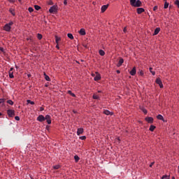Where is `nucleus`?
I'll use <instances>...</instances> for the list:
<instances>
[{
    "instance_id": "nucleus-1",
    "label": "nucleus",
    "mask_w": 179,
    "mask_h": 179,
    "mask_svg": "<svg viewBox=\"0 0 179 179\" xmlns=\"http://www.w3.org/2000/svg\"><path fill=\"white\" fill-rule=\"evenodd\" d=\"M130 5L134 8H139L142 6V1L141 0H130Z\"/></svg>"
},
{
    "instance_id": "nucleus-2",
    "label": "nucleus",
    "mask_w": 179,
    "mask_h": 179,
    "mask_svg": "<svg viewBox=\"0 0 179 179\" xmlns=\"http://www.w3.org/2000/svg\"><path fill=\"white\" fill-rule=\"evenodd\" d=\"M13 25V22L10 21L8 24H6L3 27V29L6 31H10V29H12L11 26Z\"/></svg>"
},
{
    "instance_id": "nucleus-3",
    "label": "nucleus",
    "mask_w": 179,
    "mask_h": 179,
    "mask_svg": "<svg viewBox=\"0 0 179 179\" xmlns=\"http://www.w3.org/2000/svg\"><path fill=\"white\" fill-rule=\"evenodd\" d=\"M50 13H57L58 12V6H52L49 9Z\"/></svg>"
},
{
    "instance_id": "nucleus-4",
    "label": "nucleus",
    "mask_w": 179,
    "mask_h": 179,
    "mask_svg": "<svg viewBox=\"0 0 179 179\" xmlns=\"http://www.w3.org/2000/svg\"><path fill=\"white\" fill-rule=\"evenodd\" d=\"M7 114L8 117H15V111L12 109H8L7 110Z\"/></svg>"
},
{
    "instance_id": "nucleus-5",
    "label": "nucleus",
    "mask_w": 179,
    "mask_h": 179,
    "mask_svg": "<svg viewBox=\"0 0 179 179\" xmlns=\"http://www.w3.org/2000/svg\"><path fill=\"white\" fill-rule=\"evenodd\" d=\"M155 82H156L157 85H159V86L161 89H163V87H164L163 83L162 82V80L159 78H157Z\"/></svg>"
},
{
    "instance_id": "nucleus-6",
    "label": "nucleus",
    "mask_w": 179,
    "mask_h": 179,
    "mask_svg": "<svg viewBox=\"0 0 179 179\" xmlns=\"http://www.w3.org/2000/svg\"><path fill=\"white\" fill-rule=\"evenodd\" d=\"M107 9H108V4L102 6L101 7V13H104V12H106V10H107Z\"/></svg>"
},
{
    "instance_id": "nucleus-7",
    "label": "nucleus",
    "mask_w": 179,
    "mask_h": 179,
    "mask_svg": "<svg viewBox=\"0 0 179 179\" xmlns=\"http://www.w3.org/2000/svg\"><path fill=\"white\" fill-rule=\"evenodd\" d=\"M37 120L39 121V122H43V121H45V117L43 115H40L37 117Z\"/></svg>"
},
{
    "instance_id": "nucleus-8",
    "label": "nucleus",
    "mask_w": 179,
    "mask_h": 179,
    "mask_svg": "<svg viewBox=\"0 0 179 179\" xmlns=\"http://www.w3.org/2000/svg\"><path fill=\"white\" fill-rule=\"evenodd\" d=\"M145 120L148 122V124H153V117H145Z\"/></svg>"
},
{
    "instance_id": "nucleus-9",
    "label": "nucleus",
    "mask_w": 179,
    "mask_h": 179,
    "mask_svg": "<svg viewBox=\"0 0 179 179\" xmlns=\"http://www.w3.org/2000/svg\"><path fill=\"white\" fill-rule=\"evenodd\" d=\"M130 75H131V76H135V75H136V67H134L131 71H130Z\"/></svg>"
},
{
    "instance_id": "nucleus-10",
    "label": "nucleus",
    "mask_w": 179,
    "mask_h": 179,
    "mask_svg": "<svg viewBox=\"0 0 179 179\" xmlns=\"http://www.w3.org/2000/svg\"><path fill=\"white\" fill-rule=\"evenodd\" d=\"M79 34H80V36H86V30H85L83 28H81L79 31Z\"/></svg>"
},
{
    "instance_id": "nucleus-11",
    "label": "nucleus",
    "mask_w": 179,
    "mask_h": 179,
    "mask_svg": "<svg viewBox=\"0 0 179 179\" xmlns=\"http://www.w3.org/2000/svg\"><path fill=\"white\" fill-rule=\"evenodd\" d=\"M96 76L94 77V80L97 81V80H100V79H101V76H100V73L96 72Z\"/></svg>"
},
{
    "instance_id": "nucleus-12",
    "label": "nucleus",
    "mask_w": 179,
    "mask_h": 179,
    "mask_svg": "<svg viewBox=\"0 0 179 179\" xmlns=\"http://www.w3.org/2000/svg\"><path fill=\"white\" fill-rule=\"evenodd\" d=\"M143 12H145V8H137L138 15H141V13H143Z\"/></svg>"
},
{
    "instance_id": "nucleus-13",
    "label": "nucleus",
    "mask_w": 179,
    "mask_h": 179,
    "mask_svg": "<svg viewBox=\"0 0 179 179\" xmlns=\"http://www.w3.org/2000/svg\"><path fill=\"white\" fill-rule=\"evenodd\" d=\"M103 114H105L106 115H113L114 113L110 112V111L108 110H105L103 111Z\"/></svg>"
},
{
    "instance_id": "nucleus-14",
    "label": "nucleus",
    "mask_w": 179,
    "mask_h": 179,
    "mask_svg": "<svg viewBox=\"0 0 179 179\" xmlns=\"http://www.w3.org/2000/svg\"><path fill=\"white\" fill-rule=\"evenodd\" d=\"M83 128H78L77 129V135L79 136L80 135H82L83 134Z\"/></svg>"
},
{
    "instance_id": "nucleus-15",
    "label": "nucleus",
    "mask_w": 179,
    "mask_h": 179,
    "mask_svg": "<svg viewBox=\"0 0 179 179\" xmlns=\"http://www.w3.org/2000/svg\"><path fill=\"white\" fill-rule=\"evenodd\" d=\"M45 120H46L48 124H51V116L47 115L45 116Z\"/></svg>"
},
{
    "instance_id": "nucleus-16",
    "label": "nucleus",
    "mask_w": 179,
    "mask_h": 179,
    "mask_svg": "<svg viewBox=\"0 0 179 179\" xmlns=\"http://www.w3.org/2000/svg\"><path fill=\"white\" fill-rule=\"evenodd\" d=\"M160 33V28L159 27H157L154 31V34H152V36H157V34Z\"/></svg>"
},
{
    "instance_id": "nucleus-17",
    "label": "nucleus",
    "mask_w": 179,
    "mask_h": 179,
    "mask_svg": "<svg viewBox=\"0 0 179 179\" xmlns=\"http://www.w3.org/2000/svg\"><path fill=\"white\" fill-rule=\"evenodd\" d=\"M99 55L101 56V57H104V55H106V52H104V50H99Z\"/></svg>"
},
{
    "instance_id": "nucleus-18",
    "label": "nucleus",
    "mask_w": 179,
    "mask_h": 179,
    "mask_svg": "<svg viewBox=\"0 0 179 179\" xmlns=\"http://www.w3.org/2000/svg\"><path fill=\"white\" fill-rule=\"evenodd\" d=\"M123 64H124V59H120L117 64V66H121V65H122Z\"/></svg>"
},
{
    "instance_id": "nucleus-19",
    "label": "nucleus",
    "mask_w": 179,
    "mask_h": 179,
    "mask_svg": "<svg viewBox=\"0 0 179 179\" xmlns=\"http://www.w3.org/2000/svg\"><path fill=\"white\" fill-rule=\"evenodd\" d=\"M157 120H160L161 121H164V117H163V115H158L157 116Z\"/></svg>"
},
{
    "instance_id": "nucleus-20",
    "label": "nucleus",
    "mask_w": 179,
    "mask_h": 179,
    "mask_svg": "<svg viewBox=\"0 0 179 179\" xmlns=\"http://www.w3.org/2000/svg\"><path fill=\"white\" fill-rule=\"evenodd\" d=\"M74 160H75L76 163H78V162H79V160H80V158L79 157V156L75 155Z\"/></svg>"
},
{
    "instance_id": "nucleus-21",
    "label": "nucleus",
    "mask_w": 179,
    "mask_h": 179,
    "mask_svg": "<svg viewBox=\"0 0 179 179\" xmlns=\"http://www.w3.org/2000/svg\"><path fill=\"white\" fill-rule=\"evenodd\" d=\"M53 169H54V170H58V169H61V165H59V164L55 165V166H53Z\"/></svg>"
},
{
    "instance_id": "nucleus-22",
    "label": "nucleus",
    "mask_w": 179,
    "mask_h": 179,
    "mask_svg": "<svg viewBox=\"0 0 179 179\" xmlns=\"http://www.w3.org/2000/svg\"><path fill=\"white\" fill-rule=\"evenodd\" d=\"M9 12L10 13H11V15H13V16H15V9L13 8H10L9 9Z\"/></svg>"
},
{
    "instance_id": "nucleus-23",
    "label": "nucleus",
    "mask_w": 179,
    "mask_h": 179,
    "mask_svg": "<svg viewBox=\"0 0 179 179\" xmlns=\"http://www.w3.org/2000/svg\"><path fill=\"white\" fill-rule=\"evenodd\" d=\"M149 70H150V72H151V73H152V75L153 76H155V75H156V72H155V71H152V70H153V68L150 67V68H149Z\"/></svg>"
},
{
    "instance_id": "nucleus-24",
    "label": "nucleus",
    "mask_w": 179,
    "mask_h": 179,
    "mask_svg": "<svg viewBox=\"0 0 179 179\" xmlns=\"http://www.w3.org/2000/svg\"><path fill=\"white\" fill-rule=\"evenodd\" d=\"M155 129H156V127H155V126L151 125V126L150 127V131L151 132H153V131H155Z\"/></svg>"
},
{
    "instance_id": "nucleus-25",
    "label": "nucleus",
    "mask_w": 179,
    "mask_h": 179,
    "mask_svg": "<svg viewBox=\"0 0 179 179\" xmlns=\"http://www.w3.org/2000/svg\"><path fill=\"white\" fill-rule=\"evenodd\" d=\"M9 78H10V79H13L14 76H13V71H9Z\"/></svg>"
},
{
    "instance_id": "nucleus-26",
    "label": "nucleus",
    "mask_w": 179,
    "mask_h": 179,
    "mask_svg": "<svg viewBox=\"0 0 179 179\" xmlns=\"http://www.w3.org/2000/svg\"><path fill=\"white\" fill-rule=\"evenodd\" d=\"M55 41H56V43L58 44V43H59V41H61V38H59L58 36H55Z\"/></svg>"
},
{
    "instance_id": "nucleus-27",
    "label": "nucleus",
    "mask_w": 179,
    "mask_h": 179,
    "mask_svg": "<svg viewBox=\"0 0 179 179\" xmlns=\"http://www.w3.org/2000/svg\"><path fill=\"white\" fill-rule=\"evenodd\" d=\"M67 37H69L70 40H73V35H72V34H68Z\"/></svg>"
},
{
    "instance_id": "nucleus-28",
    "label": "nucleus",
    "mask_w": 179,
    "mask_h": 179,
    "mask_svg": "<svg viewBox=\"0 0 179 179\" xmlns=\"http://www.w3.org/2000/svg\"><path fill=\"white\" fill-rule=\"evenodd\" d=\"M138 75H140V76H143L144 73H143V71L139 69L138 70Z\"/></svg>"
},
{
    "instance_id": "nucleus-29",
    "label": "nucleus",
    "mask_w": 179,
    "mask_h": 179,
    "mask_svg": "<svg viewBox=\"0 0 179 179\" xmlns=\"http://www.w3.org/2000/svg\"><path fill=\"white\" fill-rule=\"evenodd\" d=\"M169 3H167V1H165L164 6V9H167V8H169Z\"/></svg>"
},
{
    "instance_id": "nucleus-30",
    "label": "nucleus",
    "mask_w": 179,
    "mask_h": 179,
    "mask_svg": "<svg viewBox=\"0 0 179 179\" xmlns=\"http://www.w3.org/2000/svg\"><path fill=\"white\" fill-rule=\"evenodd\" d=\"M68 93H69V94H70L71 96H72V97H75V94H73V92H72V91H71V90H69L68 91Z\"/></svg>"
},
{
    "instance_id": "nucleus-31",
    "label": "nucleus",
    "mask_w": 179,
    "mask_h": 179,
    "mask_svg": "<svg viewBox=\"0 0 179 179\" xmlns=\"http://www.w3.org/2000/svg\"><path fill=\"white\" fill-rule=\"evenodd\" d=\"M34 8L36 9V10H40V9H41V7H40L39 6L35 5Z\"/></svg>"
},
{
    "instance_id": "nucleus-32",
    "label": "nucleus",
    "mask_w": 179,
    "mask_h": 179,
    "mask_svg": "<svg viewBox=\"0 0 179 179\" xmlns=\"http://www.w3.org/2000/svg\"><path fill=\"white\" fill-rule=\"evenodd\" d=\"M174 4L177 6V7L179 9V0H176L174 2Z\"/></svg>"
},
{
    "instance_id": "nucleus-33",
    "label": "nucleus",
    "mask_w": 179,
    "mask_h": 179,
    "mask_svg": "<svg viewBox=\"0 0 179 179\" xmlns=\"http://www.w3.org/2000/svg\"><path fill=\"white\" fill-rule=\"evenodd\" d=\"M28 10H29V12L30 13H31V12H34V9L33 8H31V7H29V8H28Z\"/></svg>"
},
{
    "instance_id": "nucleus-34",
    "label": "nucleus",
    "mask_w": 179,
    "mask_h": 179,
    "mask_svg": "<svg viewBox=\"0 0 179 179\" xmlns=\"http://www.w3.org/2000/svg\"><path fill=\"white\" fill-rule=\"evenodd\" d=\"M37 37H38V40H41L43 38V35L38 34Z\"/></svg>"
},
{
    "instance_id": "nucleus-35",
    "label": "nucleus",
    "mask_w": 179,
    "mask_h": 179,
    "mask_svg": "<svg viewBox=\"0 0 179 179\" xmlns=\"http://www.w3.org/2000/svg\"><path fill=\"white\" fill-rule=\"evenodd\" d=\"M8 104H10V106H13V102L12 100L7 101Z\"/></svg>"
},
{
    "instance_id": "nucleus-36",
    "label": "nucleus",
    "mask_w": 179,
    "mask_h": 179,
    "mask_svg": "<svg viewBox=\"0 0 179 179\" xmlns=\"http://www.w3.org/2000/svg\"><path fill=\"white\" fill-rule=\"evenodd\" d=\"M80 139L81 141H85V139H86V136H80Z\"/></svg>"
},
{
    "instance_id": "nucleus-37",
    "label": "nucleus",
    "mask_w": 179,
    "mask_h": 179,
    "mask_svg": "<svg viewBox=\"0 0 179 179\" xmlns=\"http://www.w3.org/2000/svg\"><path fill=\"white\" fill-rule=\"evenodd\" d=\"M27 101L28 104H31V105L34 104V101H33L27 100Z\"/></svg>"
},
{
    "instance_id": "nucleus-38",
    "label": "nucleus",
    "mask_w": 179,
    "mask_h": 179,
    "mask_svg": "<svg viewBox=\"0 0 179 179\" xmlns=\"http://www.w3.org/2000/svg\"><path fill=\"white\" fill-rule=\"evenodd\" d=\"M92 98L94 99V100H97V99H99V96H97L96 94H94Z\"/></svg>"
},
{
    "instance_id": "nucleus-39",
    "label": "nucleus",
    "mask_w": 179,
    "mask_h": 179,
    "mask_svg": "<svg viewBox=\"0 0 179 179\" xmlns=\"http://www.w3.org/2000/svg\"><path fill=\"white\" fill-rule=\"evenodd\" d=\"M45 80H48V82H50V80H51V79L50 78V77L47 75H45Z\"/></svg>"
},
{
    "instance_id": "nucleus-40",
    "label": "nucleus",
    "mask_w": 179,
    "mask_h": 179,
    "mask_svg": "<svg viewBox=\"0 0 179 179\" xmlns=\"http://www.w3.org/2000/svg\"><path fill=\"white\" fill-rule=\"evenodd\" d=\"M162 179H170V178H169V176H167V175H164L162 177Z\"/></svg>"
},
{
    "instance_id": "nucleus-41",
    "label": "nucleus",
    "mask_w": 179,
    "mask_h": 179,
    "mask_svg": "<svg viewBox=\"0 0 179 179\" xmlns=\"http://www.w3.org/2000/svg\"><path fill=\"white\" fill-rule=\"evenodd\" d=\"M142 111L144 113V114H148V110L146 109L142 108Z\"/></svg>"
},
{
    "instance_id": "nucleus-42",
    "label": "nucleus",
    "mask_w": 179,
    "mask_h": 179,
    "mask_svg": "<svg viewBox=\"0 0 179 179\" xmlns=\"http://www.w3.org/2000/svg\"><path fill=\"white\" fill-rule=\"evenodd\" d=\"M15 120H16V121H20V117H19V116H15Z\"/></svg>"
},
{
    "instance_id": "nucleus-43",
    "label": "nucleus",
    "mask_w": 179,
    "mask_h": 179,
    "mask_svg": "<svg viewBox=\"0 0 179 179\" xmlns=\"http://www.w3.org/2000/svg\"><path fill=\"white\" fill-rule=\"evenodd\" d=\"M5 102V99H0V104H2V103Z\"/></svg>"
},
{
    "instance_id": "nucleus-44",
    "label": "nucleus",
    "mask_w": 179,
    "mask_h": 179,
    "mask_svg": "<svg viewBox=\"0 0 179 179\" xmlns=\"http://www.w3.org/2000/svg\"><path fill=\"white\" fill-rule=\"evenodd\" d=\"M64 5H68V0H64Z\"/></svg>"
},
{
    "instance_id": "nucleus-45",
    "label": "nucleus",
    "mask_w": 179,
    "mask_h": 179,
    "mask_svg": "<svg viewBox=\"0 0 179 179\" xmlns=\"http://www.w3.org/2000/svg\"><path fill=\"white\" fill-rule=\"evenodd\" d=\"M153 10H157V6H154Z\"/></svg>"
},
{
    "instance_id": "nucleus-46",
    "label": "nucleus",
    "mask_w": 179,
    "mask_h": 179,
    "mask_svg": "<svg viewBox=\"0 0 179 179\" xmlns=\"http://www.w3.org/2000/svg\"><path fill=\"white\" fill-rule=\"evenodd\" d=\"M46 129H47L48 131H50V126H49V125H47V126H46Z\"/></svg>"
},
{
    "instance_id": "nucleus-47",
    "label": "nucleus",
    "mask_w": 179,
    "mask_h": 179,
    "mask_svg": "<svg viewBox=\"0 0 179 179\" xmlns=\"http://www.w3.org/2000/svg\"><path fill=\"white\" fill-rule=\"evenodd\" d=\"M124 33H127V27H124L123 29Z\"/></svg>"
},
{
    "instance_id": "nucleus-48",
    "label": "nucleus",
    "mask_w": 179,
    "mask_h": 179,
    "mask_svg": "<svg viewBox=\"0 0 179 179\" xmlns=\"http://www.w3.org/2000/svg\"><path fill=\"white\" fill-rule=\"evenodd\" d=\"M153 164H155V162H152V163L150 164V167H152V166H153Z\"/></svg>"
},
{
    "instance_id": "nucleus-49",
    "label": "nucleus",
    "mask_w": 179,
    "mask_h": 179,
    "mask_svg": "<svg viewBox=\"0 0 179 179\" xmlns=\"http://www.w3.org/2000/svg\"><path fill=\"white\" fill-rule=\"evenodd\" d=\"M0 51H1V52H3L4 51L3 48H0Z\"/></svg>"
},
{
    "instance_id": "nucleus-50",
    "label": "nucleus",
    "mask_w": 179,
    "mask_h": 179,
    "mask_svg": "<svg viewBox=\"0 0 179 179\" xmlns=\"http://www.w3.org/2000/svg\"><path fill=\"white\" fill-rule=\"evenodd\" d=\"M40 111H44V108L41 107V108H40Z\"/></svg>"
},
{
    "instance_id": "nucleus-51",
    "label": "nucleus",
    "mask_w": 179,
    "mask_h": 179,
    "mask_svg": "<svg viewBox=\"0 0 179 179\" xmlns=\"http://www.w3.org/2000/svg\"><path fill=\"white\" fill-rule=\"evenodd\" d=\"M56 48H57V50H59V46L58 45V43H57V45H56Z\"/></svg>"
},
{
    "instance_id": "nucleus-52",
    "label": "nucleus",
    "mask_w": 179,
    "mask_h": 179,
    "mask_svg": "<svg viewBox=\"0 0 179 179\" xmlns=\"http://www.w3.org/2000/svg\"><path fill=\"white\" fill-rule=\"evenodd\" d=\"M9 2H11V3H14L15 2V1H13V0H9Z\"/></svg>"
},
{
    "instance_id": "nucleus-53",
    "label": "nucleus",
    "mask_w": 179,
    "mask_h": 179,
    "mask_svg": "<svg viewBox=\"0 0 179 179\" xmlns=\"http://www.w3.org/2000/svg\"><path fill=\"white\" fill-rule=\"evenodd\" d=\"M10 72H13V68H11V69H10Z\"/></svg>"
},
{
    "instance_id": "nucleus-54",
    "label": "nucleus",
    "mask_w": 179,
    "mask_h": 179,
    "mask_svg": "<svg viewBox=\"0 0 179 179\" xmlns=\"http://www.w3.org/2000/svg\"><path fill=\"white\" fill-rule=\"evenodd\" d=\"M116 72H117V73H121V71H120V70L116 71Z\"/></svg>"
},
{
    "instance_id": "nucleus-55",
    "label": "nucleus",
    "mask_w": 179,
    "mask_h": 179,
    "mask_svg": "<svg viewBox=\"0 0 179 179\" xmlns=\"http://www.w3.org/2000/svg\"><path fill=\"white\" fill-rule=\"evenodd\" d=\"M49 5H52V1H50V2L49 3Z\"/></svg>"
},
{
    "instance_id": "nucleus-56",
    "label": "nucleus",
    "mask_w": 179,
    "mask_h": 179,
    "mask_svg": "<svg viewBox=\"0 0 179 179\" xmlns=\"http://www.w3.org/2000/svg\"><path fill=\"white\" fill-rule=\"evenodd\" d=\"M73 112L74 113V114H76V112L75 110H73Z\"/></svg>"
},
{
    "instance_id": "nucleus-57",
    "label": "nucleus",
    "mask_w": 179,
    "mask_h": 179,
    "mask_svg": "<svg viewBox=\"0 0 179 179\" xmlns=\"http://www.w3.org/2000/svg\"><path fill=\"white\" fill-rule=\"evenodd\" d=\"M43 75H44V76H45V72H43Z\"/></svg>"
},
{
    "instance_id": "nucleus-58",
    "label": "nucleus",
    "mask_w": 179,
    "mask_h": 179,
    "mask_svg": "<svg viewBox=\"0 0 179 179\" xmlns=\"http://www.w3.org/2000/svg\"><path fill=\"white\" fill-rule=\"evenodd\" d=\"M98 93H101V91H98Z\"/></svg>"
},
{
    "instance_id": "nucleus-59",
    "label": "nucleus",
    "mask_w": 179,
    "mask_h": 179,
    "mask_svg": "<svg viewBox=\"0 0 179 179\" xmlns=\"http://www.w3.org/2000/svg\"><path fill=\"white\" fill-rule=\"evenodd\" d=\"M1 115H2V113H0V117H1Z\"/></svg>"
},
{
    "instance_id": "nucleus-60",
    "label": "nucleus",
    "mask_w": 179,
    "mask_h": 179,
    "mask_svg": "<svg viewBox=\"0 0 179 179\" xmlns=\"http://www.w3.org/2000/svg\"><path fill=\"white\" fill-rule=\"evenodd\" d=\"M172 179H176V178L173 177Z\"/></svg>"
},
{
    "instance_id": "nucleus-61",
    "label": "nucleus",
    "mask_w": 179,
    "mask_h": 179,
    "mask_svg": "<svg viewBox=\"0 0 179 179\" xmlns=\"http://www.w3.org/2000/svg\"><path fill=\"white\" fill-rule=\"evenodd\" d=\"M48 85H45V87H48Z\"/></svg>"
},
{
    "instance_id": "nucleus-62",
    "label": "nucleus",
    "mask_w": 179,
    "mask_h": 179,
    "mask_svg": "<svg viewBox=\"0 0 179 179\" xmlns=\"http://www.w3.org/2000/svg\"><path fill=\"white\" fill-rule=\"evenodd\" d=\"M117 140L120 141V138H118Z\"/></svg>"
},
{
    "instance_id": "nucleus-63",
    "label": "nucleus",
    "mask_w": 179,
    "mask_h": 179,
    "mask_svg": "<svg viewBox=\"0 0 179 179\" xmlns=\"http://www.w3.org/2000/svg\"><path fill=\"white\" fill-rule=\"evenodd\" d=\"M28 76H30V75H28Z\"/></svg>"
},
{
    "instance_id": "nucleus-64",
    "label": "nucleus",
    "mask_w": 179,
    "mask_h": 179,
    "mask_svg": "<svg viewBox=\"0 0 179 179\" xmlns=\"http://www.w3.org/2000/svg\"><path fill=\"white\" fill-rule=\"evenodd\" d=\"M164 1H166V0H164Z\"/></svg>"
}]
</instances>
